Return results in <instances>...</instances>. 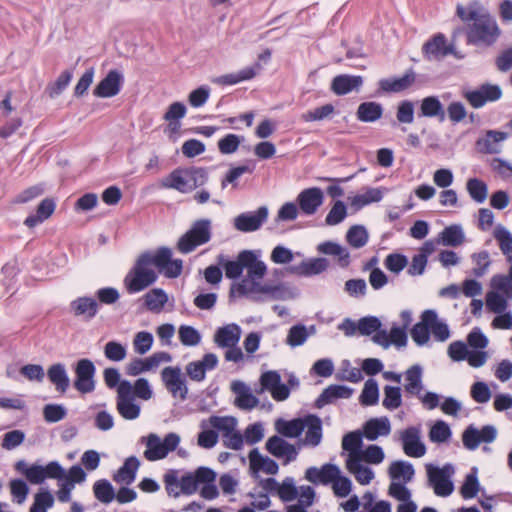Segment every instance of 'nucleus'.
I'll return each instance as SVG.
<instances>
[{
	"label": "nucleus",
	"instance_id": "nucleus-1",
	"mask_svg": "<svg viewBox=\"0 0 512 512\" xmlns=\"http://www.w3.org/2000/svg\"><path fill=\"white\" fill-rule=\"evenodd\" d=\"M456 13L462 21L473 22L468 30L469 42L491 46L500 37L501 30L495 18L482 5H457Z\"/></svg>",
	"mask_w": 512,
	"mask_h": 512
},
{
	"label": "nucleus",
	"instance_id": "nucleus-2",
	"mask_svg": "<svg viewBox=\"0 0 512 512\" xmlns=\"http://www.w3.org/2000/svg\"><path fill=\"white\" fill-rule=\"evenodd\" d=\"M211 480L208 467L201 466L195 471L186 472L179 476L177 470H170L164 475L165 489L169 496L175 498L180 495H193L195 494L203 481Z\"/></svg>",
	"mask_w": 512,
	"mask_h": 512
},
{
	"label": "nucleus",
	"instance_id": "nucleus-3",
	"mask_svg": "<svg viewBox=\"0 0 512 512\" xmlns=\"http://www.w3.org/2000/svg\"><path fill=\"white\" fill-rule=\"evenodd\" d=\"M209 179L206 168L203 167H179L164 177L160 185L165 189H174L180 193L187 194L195 189L204 186Z\"/></svg>",
	"mask_w": 512,
	"mask_h": 512
},
{
	"label": "nucleus",
	"instance_id": "nucleus-4",
	"mask_svg": "<svg viewBox=\"0 0 512 512\" xmlns=\"http://www.w3.org/2000/svg\"><path fill=\"white\" fill-rule=\"evenodd\" d=\"M153 266L151 252H144L137 258L134 266L123 280V284L129 294L143 291L157 280V273Z\"/></svg>",
	"mask_w": 512,
	"mask_h": 512
},
{
	"label": "nucleus",
	"instance_id": "nucleus-5",
	"mask_svg": "<svg viewBox=\"0 0 512 512\" xmlns=\"http://www.w3.org/2000/svg\"><path fill=\"white\" fill-rule=\"evenodd\" d=\"M430 333L439 341L448 338V326L438 320L436 311L432 309L423 311L420 321L410 331L411 338L419 346H423L429 341Z\"/></svg>",
	"mask_w": 512,
	"mask_h": 512
},
{
	"label": "nucleus",
	"instance_id": "nucleus-6",
	"mask_svg": "<svg viewBox=\"0 0 512 512\" xmlns=\"http://www.w3.org/2000/svg\"><path fill=\"white\" fill-rule=\"evenodd\" d=\"M388 474L391 478L388 493L397 500H405L411 497L410 490L405 486L415 474L413 465L404 460H397L390 464Z\"/></svg>",
	"mask_w": 512,
	"mask_h": 512
},
{
	"label": "nucleus",
	"instance_id": "nucleus-7",
	"mask_svg": "<svg viewBox=\"0 0 512 512\" xmlns=\"http://www.w3.org/2000/svg\"><path fill=\"white\" fill-rule=\"evenodd\" d=\"M140 443L146 447L143 453L145 459L155 462L166 458L170 452L176 450L180 443V436L177 433L171 432L161 439L156 433H149L140 438Z\"/></svg>",
	"mask_w": 512,
	"mask_h": 512
},
{
	"label": "nucleus",
	"instance_id": "nucleus-8",
	"mask_svg": "<svg viewBox=\"0 0 512 512\" xmlns=\"http://www.w3.org/2000/svg\"><path fill=\"white\" fill-rule=\"evenodd\" d=\"M15 470L22 474L31 484H42L46 479H60L64 474V468L57 461H51L46 466L28 465L25 460H18L14 465Z\"/></svg>",
	"mask_w": 512,
	"mask_h": 512
},
{
	"label": "nucleus",
	"instance_id": "nucleus-9",
	"mask_svg": "<svg viewBox=\"0 0 512 512\" xmlns=\"http://www.w3.org/2000/svg\"><path fill=\"white\" fill-rule=\"evenodd\" d=\"M211 236V220H196L191 228L179 238L177 249L183 254H188L198 246L209 242Z\"/></svg>",
	"mask_w": 512,
	"mask_h": 512
},
{
	"label": "nucleus",
	"instance_id": "nucleus-10",
	"mask_svg": "<svg viewBox=\"0 0 512 512\" xmlns=\"http://www.w3.org/2000/svg\"><path fill=\"white\" fill-rule=\"evenodd\" d=\"M208 422L212 428L222 433L223 445L232 450H241L244 437L236 431L237 420L233 416H210Z\"/></svg>",
	"mask_w": 512,
	"mask_h": 512
},
{
	"label": "nucleus",
	"instance_id": "nucleus-11",
	"mask_svg": "<svg viewBox=\"0 0 512 512\" xmlns=\"http://www.w3.org/2000/svg\"><path fill=\"white\" fill-rule=\"evenodd\" d=\"M116 410L125 420H135L140 416L141 405L131 396L130 381L123 380L117 389Z\"/></svg>",
	"mask_w": 512,
	"mask_h": 512
},
{
	"label": "nucleus",
	"instance_id": "nucleus-12",
	"mask_svg": "<svg viewBox=\"0 0 512 512\" xmlns=\"http://www.w3.org/2000/svg\"><path fill=\"white\" fill-rule=\"evenodd\" d=\"M74 373L73 386L78 392L88 394L95 390L96 367L90 359L83 358L78 360L74 365Z\"/></svg>",
	"mask_w": 512,
	"mask_h": 512
},
{
	"label": "nucleus",
	"instance_id": "nucleus-13",
	"mask_svg": "<svg viewBox=\"0 0 512 512\" xmlns=\"http://www.w3.org/2000/svg\"><path fill=\"white\" fill-rule=\"evenodd\" d=\"M161 380L174 398L184 401L188 397V387L185 376L179 366H168L161 371Z\"/></svg>",
	"mask_w": 512,
	"mask_h": 512
},
{
	"label": "nucleus",
	"instance_id": "nucleus-14",
	"mask_svg": "<svg viewBox=\"0 0 512 512\" xmlns=\"http://www.w3.org/2000/svg\"><path fill=\"white\" fill-rule=\"evenodd\" d=\"M153 264L168 278L178 277L183 268L180 259H172V250L168 247H160L154 254L151 253Z\"/></svg>",
	"mask_w": 512,
	"mask_h": 512
},
{
	"label": "nucleus",
	"instance_id": "nucleus-15",
	"mask_svg": "<svg viewBox=\"0 0 512 512\" xmlns=\"http://www.w3.org/2000/svg\"><path fill=\"white\" fill-rule=\"evenodd\" d=\"M268 208L259 207L256 211L241 213L233 220L234 228L243 233L259 230L268 219Z\"/></svg>",
	"mask_w": 512,
	"mask_h": 512
},
{
	"label": "nucleus",
	"instance_id": "nucleus-16",
	"mask_svg": "<svg viewBox=\"0 0 512 512\" xmlns=\"http://www.w3.org/2000/svg\"><path fill=\"white\" fill-rule=\"evenodd\" d=\"M400 440L404 453L409 457L420 458L425 455L426 447L421 441V430L419 427H408L401 431Z\"/></svg>",
	"mask_w": 512,
	"mask_h": 512
},
{
	"label": "nucleus",
	"instance_id": "nucleus-17",
	"mask_svg": "<svg viewBox=\"0 0 512 512\" xmlns=\"http://www.w3.org/2000/svg\"><path fill=\"white\" fill-rule=\"evenodd\" d=\"M123 74L114 69L110 70L108 74L96 85L93 94L99 98H111L116 96L123 85Z\"/></svg>",
	"mask_w": 512,
	"mask_h": 512
},
{
	"label": "nucleus",
	"instance_id": "nucleus-18",
	"mask_svg": "<svg viewBox=\"0 0 512 512\" xmlns=\"http://www.w3.org/2000/svg\"><path fill=\"white\" fill-rule=\"evenodd\" d=\"M497 430L492 425H486L481 430L469 426L463 433V444L470 450L476 449L480 443H491L495 440Z\"/></svg>",
	"mask_w": 512,
	"mask_h": 512
},
{
	"label": "nucleus",
	"instance_id": "nucleus-19",
	"mask_svg": "<svg viewBox=\"0 0 512 512\" xmlns=\"http://www.w3.org/2000/svg\"><path fill=\"white\" fill-rule=\"evenodd\" d=\"M218 357L214 353H207L201 360L189 362L186 365V374L195 382H202L206 378V372L214 370L218 365Z\"/></svg>",
	"mask_w": 512,
	"mask_h": 512
},
{
	"label": "nucleus",
	"instance_id": "nucleus-20",
	"mask_svg": "<svg viewBox=\"0 0 512 512\" xmlns=\"http://www.w3.org/2000/svg\"><path fill=\"white\" fill-rule=\"evenodd\" d=\"M266 450L278 459H284V464L295 461L298 456V449L279 436L270 437L265 445Z\"/></svg>",
	"mask_w": 512,
	"mask_h": 512
},
{
	"label": "nucleus",
	"instance_id": "nucleus-21",
	"mask_svg": "<svg viewBox=\"0 0 512 512\" xmlns=\"http://www.w3.org/2000/svg\"><path fill=\"white\" fill-rule=\"evenodd\" d=\"M501 96L502 90L500 86L493 84H483L478 89L465 94L466 99L474 108H480L486 102L497 101Z\"/></svg>",
	"mask_w": 512,
	"mask_h": 512
},
{
	"label": "nucleus",
	"instance_id": "nucleus-22",
	"mask_svg": "<svg viewBox=\"0 0 512 512\" xmlns=\"http://www.w3.org/2000/svg\"><path fill=\"white\" fill-rule=\"evenodd\" d=\"M324 194L318 187L302 190L297 196V203L305 215H313L323 204Z\"/></svg>",
	"mask_w": 512,
	"mask_h": 512
},
{
	"label": "nucleus",
	"instance_id": "nucleus-23",
	"mask_svg": "<svg viewBox=\"0 0 512 512\" xmlns=\"http://www.w3.org/2000/svg\"><path fill=\"white\" fill-rule=\"evenodd\" d=\"M340 473L341 471L338 466L326 463L321 468L309 467L305 472V479L315 485H327L332 484Z\"/></svg>",
	"mask_w": 512,
	"mask_h": 512
},
{
	"label": "nucleus",
	"instance_id": "nucleus-24",
	"mask_svg": "<svg viewBox=\"0 0 512 512\" xmlns=\"http://www.w3.org/2000/svg\"><path fill=\"white\" fill-rule=\"evenodd\" d=\"M422 53L427 61H441L448 55V44L442 33L434 35L424 43Z\"/></svg>",
	"mask_w": 512,
	"mask_h": 512
},
{
	"label": "nucleus",
	"instance_id": "nucleus-25",
	"mask_svg": "<svg viewBox=\"0 0 512 512\" xmlns=\"http://www.w3.org/2000/svg\"><path fill=\"white\" fill-rule=\"evenodd\" d=\"M242 330L235 323L227 324L219 327L213 336L215 345L225 349L227 347L236 346L241 338Z\"/></svg>",
	"mask_w": 512,
	"mask_h": 512
},
{
	"label": "nucleus",
	"instance_id": "nucleus-26",
	"mask_svg": "<svg viewBox=\"0 0 512 512\" xmlns=\"http://www.w3.org/2000/svg\"><path fill=\"white\" fill-rule=\"evenodd\" d=\"M70 311L75 317H82L84 320H92L98 313L99 304L92 297H78L70 302Z\"/></svg>",
	"mask_w": 512,
	"mask_h": 512
},
{
	"label": "nucleus",
	"instance_id": "nucleus-27",
	"mask_svg": "<svg viewBox=\"0 0 512 512\" xmlns=\"http://www.w3.org/2000/svg\"><path fill=\"white\" fill-rule=\"evenodd\" d=\"M427 474L435 494L448 496V465H444L442 468L427 465Z\"/></svg>",
	"mask_w": 512,
	"mask_h": 512
},
{
	"label": "nucleus",
	"instance_id": "nucleus-28",
	"mask_svg": "<svg viewBox=\"0 0 512 512\" xmlns=\"http://www.w3.org/2000/svg\"><path fill=\"white\" fill-rule=\"evenodd\" d=\"M363 84V78L358 75L341 74L333 78L331 90L336 95H346L353 90H359Z\"/></svg>",
	"mask_w": 512,
	"mask_h": 512
},
{
	"label": "nucleus",
	"instance_id": "nucleus-29",
	"mask_svg": "<svg viewBox=\"0 0 512 512\" xmlns=\"http://www.w3.org/2000/svg\"><path fill=\"white\" fill-rule=\"evenodd\" d=\"M304 423L306 432L303 444L311 447L318 446L322 440L321 419L316 415L309 414L304 417Z\"/></svg>",
	"mask_w": 512,
	"mask_h": 512
},
{
	"label": "nucleus",
	"instance_id": "nucleus-30",
	"mask_svg": "<svg viewBox=\"0 0 512 512\" xmlns=\"http://www.w3.org/2000/svg\"><path fill=\"white\" fill-rule=\"evenodd\" d=\"M262 70V65L259 62L254 63L249 67H245L236 73L225 74L218 77L215 82L221 85H235L242 81L253 79Z\"/></svg>",
	"mask_w": 512,
	"mask_h": 512
},
{
	"label": "nucleus",
	"instance_id": "nucleus-31",
	"mask_svg": "<svg viewBox=\"0 0 512 512\" xmlns=\"http://www.w3.org/2000/svg\"><path fill=\"white\" fill-rule=\"evenodd\" d=\"M353 389L345 385H330L323 390L316 400V406L322 408L323 406L333 403L337 399H348L352 396Z\"/></svg>",
	"mask_w": 512,
	"mask_h": 512
},
{
	"label": "nucleus",
	"instance_id": "nucleus-32",
	"mask_svg": "<svg viewBox=\"0 0 512 512\" xmlns=\"http://www.w3.org/2000/svg\"><path fill=\"white\" fill-rule=\"evenodd\" d=\"M422 367L418 364L411 366L404 373V389L408 395L420 397V393L423 391L422 382Z\"/></svg>",
	"mask_w": 512,
	"mask_h": 512
},
{
	"label": "nucleus",
	"instance_id": "nucleus-33",
	"mask_svg": "<svg viewBox=\"0 0 512 512\" xmlns=\"http://www.w3.org/2000/svg\"><path fill=\"white\" fill-rule=\"evenodd\" d=\"M391 432V424L387 417L372 418L363 426V435L370 441L376 440L379 436H387Z\"/></svg>",
	"mask_w": 512,
	"mask_h": 512
},
{
	"label": "nucleus",
	"instance_id": "nucleus-34",
	"mask_svg": "<svg viewBox=\"0 0 512 512\" xmlns=\"http://www.w3.org/2000/svg\"><path fill=\"white\" fill-rule=\"evenodd\" d=\"M241 259L243 265L247 269L248 278L250 279H262L266 274V264L258 260L256 254L251 250L241 251Z\"/></svg>",
	"mask_w": 512,
	"mask_h": 512
},
{
	"label": "nucleus",
	"instance_id": "nucleus-35",
	"mask_svg": "<svg viewBox=\"0 0 512 512\" xmlns=\"http://www.w3.org/2000/svg\"><path fill=\"white\" fill-rule=\"evenodd\" d=\"M49 381L55 386L56 391L64 394L69 386L70 379L63 363H55L47 370Z\"/></svg>",
	"mask_w": 512,
	"mask_h": 512
},
{
	"label": "nucleus",
	"instance_id": "nucleus-36",
	"mask_svg": "<svg viewBox=\"0 0 512 512\" xmlns=\"http://www.w3.org/2000/svg\"><path fill=\"white\" fill-rule=\"evenodd\" d=\"M507 138L505 132L488 131L485 137L479 139L476 143L477 149L483 153H499L501 150V142Z\"/></svg>",
	"mask_w": 512,
	"mask_h": 512
},
{
	"label": "nucleus",
	"instance_id": "nucleus-37",
	"mask_svg": "<svg viewBox=\"0 0 512 512\" xmlns=\"http://www.w3.org/2000/svg\"><path fill=\"white\" fill-rule=\"evenodd\" d=\"M250 467L254 471L262 470L263 472L271 475L278 473L279 466L271 458L263 456L257 448L252 449L248 455Z\"/></svg>",
	"mask_w": 512,
	"mask_h": 512
},
{
	"label": "nucleus",
	"instance_id": "nucleus-38",
	"mask_svg": "<svg viewBox=\"0 0 512 512\" xmlns=\"http://www.w3.org/2000/svg\"><path fill=\"white\" fill-rule=\"evenodd\" d=\"M329 266L326 258H312L301 262L298 266L292 267L291 272L301 276H313L324 272Z\"/></svg>",
	"mask_w": 512,
	"mask_h": 512
},
{
	"label": "nucleus",
	"instance_id": "nucleus-39",
	"mask_svg": "<svg viewBox=\"0 0 512 512\" xmlns=\"http://www.w3.org/2000/svg\"><path fill=\"white\" fill-rule=\"evenodd\" d=\"M56 207L55 201L51 198H45L43 199L36 210V214L29 215L25 221L24 224L29 227L33 228L37 225L44 222L46 219H48L54 212Z\"/></svg>",
	"mask_w": 512,
	"mask_h": 512
},
{
	"label": "nucleus",
	"instance_id": "nucleus-40",
	"mask_svg": "<svg viewBox=\"0 0 512 512\" xmlns=\"http://www.w3.org/2000/svg\"><path fill=\"white\" fill-rule=\"evenodd\" d=\"M362 438L363 434L359 430L352 431L344 435L342 439V448L344 451L348 452L346 460H351L352 462L356 458L360 457L363 444Z\"/></svg>",
	"mask_w": 512,
	"mask_h": 512
},
{
	"label": "nucleus",
	"instance_id": "nucleus-41",
	"mask_svg": "<svg viewBox=\"0 0 512 512\" xmlns=\"http://www.w3.org/2000/svg\"><path fill=\"white\" fill-rule=\"evenodd\" d=\"M140 461L135 456L128 457L124 464L118 469L114 475V480L118 483L132 484L135 481Z\"/></svg>",
	"mask_w": 512,
	"mask_h": 512
},
{
	"label": "nucleus",
	"instance_id": "nucleus-42",
	"mask_svg": "<svg viewBox=\"0 0 512 512\" xmlns=\"http://www.w3.org/2000/svg\"><path fill=\"white\" fill-rule=\"evenodd\" d=\"M415 81L414 72H409L400 78L382 79L379 82L380 88L385 92H401L410 87Z\"/></svg>",
	"mask_w": 512,
	"mask_h": 512
},
{
	"label": "nucleus",
	"instance_id": "nucleus-43",
	"mask_svg": "<svg viewBox=\"0 0 512 512\" xmlns=\"http://www.w3.org/2000/svg\"><path fill=\"white\" fill-rule=\"evenodd\" d=\"M356 115L361 122H375L382 117L383 107L377 102H363L358 106Z\"/></svg>",
	"mask_w": 512,
	"mask_h": 512
},
{
	"label": "nucleus",
	"instance_id": "nucleus-44",
	"mask_svg": "<svg viewBox=\"0 0 512 512\" xmlns=\"http://www.w3.org/2000/svg\"><path fill=\"white\" fill-rule=\"evenodd\" d=\"M346 468L361 485L369 484L374 478V472L371 468L362 464L360 457L352 462L346 460Z\"/></svg>",
	"mask_w": 512,
	"mask_h": 512
},
{
	"label": "nucleus",
	"instance_id": "nucleus-45",
	"mask_svg": "<svg viewBox=\"0 0 512 512\" xmlns=\"http://www.w3.org/2000/svg\"><path fill=\"white\" fill-rule=\"evenodd\" d=\"M276 430L284 437L297 438L305 430L304 417L296 418L290 421L278 420L276 422Z\"/></svg>",
	"mask_w": 512,
	"mask_h": 512
},
{
	"label": "nucleus",
	"instance_id": "nucleus-46",
	"mask_svg": "<svg viewBox=\"0 0 512 512\" xmlns=\"http://www.w3.org/2000/svg\"><path fill=\"white\" fill-rule=\"evenodd\" d=\"M420 116L437 117L441 122L445 120V109L439 99L435 96H429L422 100L420 107Z\"/></svg>",
	"mask_w": 512,
	"mask_h": 512
},
{
	"label": "nucleus",
	"instance_id": "nucleus-47",
	"mask_svg": "<svg viewBox=\"0 0 512 512\" xmlns=\"http://www.w3.org/2000/svg\"><path fill=\"white\" fill-rule=\"evenodd\" d=\"M493 236L498 242L501 252L506 256L507 261L512 265V234L502 225H497Z\"/></svg>",
	"mask_w": 512,
	"mask_h": 512
},
{
	"label": "nucleus",
	"instance_id": "nucleus-48",
	"mask_svg": "<svg viewBox=\"0 0 512 512\" xmlns=\"http://www.w3.org/2000/svg\"><path fill=\"white\" fill-rule=\"evenodd\" d=\"M490 286L492 291H498L501 295L512 299V265H510L507 275H494L490 280Z\"/></svg>",
	"mask_w": 512,
	"mask_h": 512
},
{
	"label": "nucleus",
	"instance_id": "nucleus-49",
	"mask_svg": "<svg viewBox=\"0 0 512 512\" xmlns=\"http://www.w3.org/2000/svg\"><path fill=\"white\" fill-rule=\"evenodd\" d=\"M368 239V231L362 225H353L349 228L346 234V241L350 246L356 249L365 246L368 242Z\"/></svg>",
	"mask_w": 512,
	"mask_h": 512
},
{
	"label": "nucleus",
	"instance_id": "nucleus-50",
	"mask_svg": "<svg viewBox=\"0 0 512 512\" xmlns=\"http://www.w3.org/2000/svg\"><path fill=\"white\" fill-rule=\"evenodd\" d=\"M360 403L364 406L376 405L379 401V388L375 379H368L360 395Z\"/></svg>",
	"mask_w": 512,
	"mask_h": 512
},
{
	"label": "nucleus",
	"instance_id": "nucleus-51",
	"mask_svg": "<svg viewBox=\"0 0 512 512\" xmlns=\"http://www.w3.org/2000/svg\"><path fill=\"white\" fill-rule=\"evenodd\" d=\"M168 301L167 294L160 288L145 294V304L150 311L160 312Z\"/></svg>",
	"mask_w": 512,
	"mask_h": 512
},
{
	"label": "nucleus",
	"instance_id": "nucleus-52",
	"mask_svg": "<svg viewBox=\"0 0 512 512\" xmlns=\"http://www.w3.org/2000/svg\"><path fill=\"white\" fill-rule=\"evenodd\" d=\"M508 297L501 295L498 291H489L486 294V307L495 314H501L506 311L508 307Z\"/></svg>",
	"mask_w": 512,
	"mask_h": 512
},
{
	"label": "nucleus",
	"instance_id": "nucleus-53",
	"mask_svg": "<svg viewBox=\"0 0 512 512\" xmlns=\"http://www.w3.org/2000/svg\"><path fill=\"white\" fill-rule=\"evenodd\" d=\"M383 193L379 188H369L363 194H358L351 199V206L360 209L373 202H379Z\"/></svg>",
	"mask_w": 512,
	"mask_h": 512
},
{
	"label": "nucleus",
	"instance_id": "nucleus-54",
	"mask_svg": "<svg viewBox=\"0 0 512 512\" xmlns=\"http://www.w3.org/2000/svg\"><path fill=\"white\" fill-rule=\"evenodd\" d=\"M218 263L223 266L225 275L229 279H236L240 277L245 269V266L242 264L241 252L238 254L235 261H226L224 255H219Z\"/></svg>",
	"mask_w": 512,
	"mask_h": 512
},
{
	"label": "nucleus",
	"instance_id": "nucleus-55",
	"mask_svg": "<svg viewBox=\"0 0 512 512\" xmlns=\"http://www.w3.org/2000/svg\"><path fill=\"white\" fill-rule=\"evenodd\" d=\"M210 426L208 419L202 420L200 427L203 429L198 434L197 443L200 447L205 449L213 448L218 442V433L215 430L208 429Z\"/></svg>",
	"mask_w": 512,
	"mask_h": 512
},
{
	"label": "nucleus",
	"instance_id": "nucleus-56",
	"mask_svg": "<svg viewBox=\"0 0 512 512\" xmlns=\"http://www.w3.org/2000/svg\"><path fill=\"white\" fill-rule=\"evenodd\" d=\"M54 505V497L48 490H40L34 495L29 512H47Z\"/></svg>",
	"mask_w": 512,
	"mask_h": 512
},
{
	"label": "nucleus",
	"instance_id": "nucleus-57",
	"mask_svg": "<svg viewBox=\"0 0 512 512\" xmlns=\"http://www.w3.org/2000/svg\"><path fill=\"white\" fill-rule=\"evenodd\" d=\"M309 337V330L303 324L293 325L286 338V343L291 347H298L303 345Z\"/></svg>",
	"mask_w": 512,
	"mask_h": 512
},
{
	"label": "nucleus",
	"instance_id": "nucleus-58",
	"mask_svg": "<svg viewBox=\"0 0 512 512\" xmlns=\"http://www.w3.org/2000/svg\"><path fill=\"white\" fill-rule=\"evenodd\" d=\"M93 492L95 497L102 503L108 504L115 498L114 489L108 480L101 479L94 483Z\"/></svg>",
	"mask_w": 512,
	"mask_h": 512
},
{
	"label": "nucleus",
	"instance_id": "nucleus-59",
	"mask_svg": "<svg viewBox=\"0 0 512 512\" xmlns=\"http://www.w3.org/2000/svg\"><path fill=\"white\" fill-rule=\"evenodd\" d=\"M479 491V481L477 478V469L472 468L471 472L466 475L464 483L460 488L461 496L464 499L474 498Z\"/></svg>",
	"mask_w": 512,
	"mask_h": 512
},
{
	"label": "nucleus",
	"instance_id": "nucleus-60",
	"mask_svg": "<svg viewBox=\"0 0 512 512\" xmlns=\"http://www.w3.org/2000/svg\"><path fill=\"white\" fill-rule=\"evenodd\" d=\"M178 336L180 342L188 347L197 346L202 339L201 333L190 325H181L178 329Z\"/></svg>",
	"mask_w": 512,
	"mask_h": 512
},
{
	"label": "nucleus",
	"instance_id": "nucleus-61",
	"mask_svg": "<svg viewBox=\"0 0 512 512\" xmlns=\"http://www.w3.org/2000/svg\"><path fill=\"white\" fill-rule=\"evenodd\" d=\"M154 342L153 335L148 331H140L135 334L132 345L134 352L138 355H145L150 351Z\"/></svg>",
	"mask_w": 512,
	"mask_h": 512
},
{
	"label": "nucleus",
	"instance_id": "nucleus-62",
	"mask_svg": "<svg viewBox=\"0 0 512 512\" xmlns=\"http://www.w3.org/2000/svg\"><path fill=\"white\" fill-rule=\"evenodd\" d=\"M467 190L470 197L477 203H483L488 195V187L480 179L472 178L467 182Z\"/></svg>",
	"mask_w": 512,
	"mask_h": 512
},
{
	"label": "nucleus",
	"instance_id": "nucleus-63",
	"mask_svg": "<svg viewBox=\"0 0 512 512\" xmlns=\"http://www.w3.org/2000/svg\"><path fill=\"white\" fill-rule=\"evenodd\" d=\"M334 111V105L329 103L303 113L301 118L305 122L321 121L330 118Z\"/></svg>",
	"mask_w": 512,
	"mask_h": 512
},
{
	"label": "nucleus",
	"instance_id": "nucleus-64",
	"mask_svg": "<svg viewBox=\"0 0 512 512\" xmlns=\"http://www.w3.org/2000/svg\"><path fill=\"white\" fill-rule=\"evenodd\" d=\"M402 404L401 389L394 386L384 387V399L382 405L388 410H395Z\"/></svg>",
	"mask_w": 512,
	"mask_h": 512
}]
</instances>
